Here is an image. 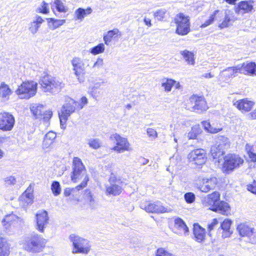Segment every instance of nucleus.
Masks as SVG:
<instances>
[{
  "instance_id": "f3484780",
  "label": "nucleus",
  "mask_w": 256,
  "mask_h": 256,
  "mask_svg": "<svg viewBox=\"0 0 256 256\" xmlns=\"http://www.w3.org/2000/svg\"><path fill=\"white\" fill-rule=\"evenodd\" d=\"M240 73L239 64L234 66L227 68L222 71L220 74V78L226 80L232 77L236 76L237 73Z\"/></svg>"
},
{
  "instance_id": "bf43d9fd",
  "label": "nucleus",
  "mask_w": 256,
  "mask_h": 256,
  "mask_svg": "<svg viewBox=\"0 0 256 256\" xmlns=\"http://www.w3.org/2000/svg\"><path fill=\"white\" fill-rule=\"evenodd\" d=\"M247 190L254 194H256V182L247 185Z\"/></svg>"
},
{
  "instance_id": "69168bd1",
  "label": "nucleus",
  "mask_w": 256,
  "mask_h": 256,
  "mask_svg": "<svg viewBox=\"0 0 256 256\" xmlns=\"http://www.w3.org/2000/svg\"><path fill=\"white\" fill-rule=\"evenodd\" d=\"M201 123L205 130L207 132L210 126V122L208 121H203Z\"/></svg>"
},
{
  "instance_id": "a19ab883",
  "label": "nucleus",
  "mask_w": 256,
  "mask_h": 256,
  "mask_svg": "<svg viewBox=\"0 0 256 256\" xmlns=\"http://www.w3.org/2000/svg\"><path fill=\"white\" fill-rule=\"evenodd\" d=\"M167 14L168 12L165 8H160L154 12V16L156 20L163 21L166 19Z\"/></svg>"
},
{
  "instance_id": "13d9d810",
  "label": "nucleus",
  "mask_w": 256,
  "mask_h": 256,
  "mask_svg": "<svg viewBox=\"0 0 256 256\" xmlns=\"http://www.w3.org/2000/svg\"><path fill=\"white\" fill-rule=\"evenodd\" d=\"M146 132L149 137L155 139L158 137V133L156 130L152 128H148Z\"/></svg>"
},
{
  "instance_id": "e433bc0d",
  "label": "nucleus",
  "mask_w": 256,
  "mask_h": 256,
  "mask_svg": "<svg viewBox=\"0 0 256 256\" xmlns=\"http://www.w3.org/2000/svg\"><path fill=\"white\" fill-rule=\"evenodd\" d=\"M18 219V217L14 214L6 215L2 220V223L6 229L10 226L13 221H16Z\"/></svg>"
},
{
  "instance_id": "423d86ee",
  "label": "nucleus",
  "mask_w": 256,
  "mask_h": 256,
  "mask_svg": "<svg viewBox=\"0 0 256 256\" xmlns=\"http://www.w3.org/2000/svg\"><path fill=\"white\" fill-rule=\"evenodd\" d=\"M174 22L176 25V32L178 35L186 36L190 32V22L188 16L183 13L177 14L174 18Z\"/></svg>"
},
{
  "instance_id": "f704fd0d",
  "label": "nucleus",
  "mask_w": 256,
  "mask_h": 256,
  "mask_svg": "<svg viewBox=\"0 0 256 256\" xmlns=\"http://www.w3.org/2000/svg\"><path fill=\"white\" fill-rule=\"evenodd\" d=\"M216 144L226 150L230 146V142L228 138L224 136H218L216 138Z\"/></svg>"
},
{
  "instance_id": "6ab92c4d",
  "label": "nucleus",
  "mask_w": 256,
  "mask_h": 256,
  "mask_svg": "<svg viewBox=\"0 0 256 256\" xmlns=\"http://www.w3.org/2000/svg\"><path fill=\"white\" fill-rule=\"evenodd\" d=\"M190 102L192 104V108L195 110H206L207 106L206 102L202 96H193L190 98Z\"/></svg>"
},
{
  "instance_id": "a18cd8bd",
  "label": "nucleus",
  "mask_w": 256,
  "mask_h": 256,
  "mask_svg": "<svg viewBox=\"0 0 256 256\" xmlns=\"http://www.w3.org/2000/svg\"><path fill=\"white\" fill-rule=\"evenodd\" d=\"M104 50V44L100 43L97 46L90 49V52L94 55L98 54L103 52Z\"/></svg>"
},
{
  "instance_id": "3c124183",
  "label": "nucleus",
  "mask_w": 256,
  "mask_h": 256,
  "mask_svg": "<svg viewBox=\"0 0 256 256\" xmlns=\"http://www.w3.org/2000/svg\"><path fill=\"white\" fill-rule=\"evenodd\" d=\"M155 256H174L164 248H158L155 252Z\"/></svg>"
},
{
  "instance_id": "cd10ccee",
  "label": "nucleus",
  "mask_w": 256,
  "mask_h": 256,
  "mask_svg": "<svg viewBox=\"0 0 256 256\" xmlns=\"http://www.w3.org/2000/svg\"><path fill=\"white\" fill-rule=\"evenodd\" d=\"M225 148L215 144L211 148L210 154L213 158H218V162H220V160H222V158H224V155L225 154Z\"/></svg>"
},
{
  "instance_id": "9b49d317",
  "label": "nucleus",
  "mask_w": 256,
  "mask_h": 256,
  "mask_svg": "<svg viewBox=\"0 0 256 256\" xmlns=\"http://www.w3.org/2000/svg\"><path fill=\"white\" fill-rule=\"evenodd\" d=\"M14 122V118L10 113H0V130L4 131L10 130L13 128Z\"/></svg>"
},
{
  "instance_id": "c85d7f7f",
  "label": "nucleus",
  "mask_w": 256,
  "mask_h": 256,
  "mask_svg": "<svg viewBox=\"0 0 256 256\" xmlns=\"http://www.w3.org/2000/svg\"><path fill=\"white\" fill-rule=\"evenodd\" d=\"M254 102L247 99H242L236 102V107L242 112H249L253 107Z\"/></svg>"
},
{
  "instance_id": "2eb2a0df",
  "label": "nucleus",
  "mask_w": 256,
  "mask_h": 256,
  "mask_svg": "<svg viewBox=\"0 0 256 256\" xmlns=\"http://www.w3.org/2000/svg\"><path fill=\"white\" fill-rule=\"evenodd\" d=\"M49 218L46 210L38 212L36 214L37 229L40 232H44V228L48 224Z\"/></svg>"
},
{
  "instance_id": "7c9ffc66",
  "label": "nucleus",
  "mask_w": 256,
  "mask_h": 256,
  "mask_svg": "<svg viewBox=\"0 0 256 256\" xmlns=\"http://www.w3.org/2000/svg\"><path fill=\"white\" fill-rule=\"evenodd\" d=\"M92 12L91 8L88 7L86 9L79 8L76 9L74 12L76 20H78L82 21L85 16L90 14Z\"/></svg>"
},
{
  "instance_id": "e2e57ef3",
  "label": "nucleus",
  "mask_w": 256,
  "mask_h": 256,
  "mask_svg": "<svg viewBox=\"0 0 256 256\" xmlns=\"http://www.w3.org/2000/svg\"><path fill=\"white\" fill-rule=\"evenodd\" d=\"M222 130V128H216L213 127L211 124L210 128L207 130L208 132L212 134H216Z\"/></svg>"
},
{
  "instance_id": "6e6552de",
  "label": "nucleus",
  "mask_w": 256,
  "mask_h": 256,
  "mask_svg": "<svg viewBox=\"0 0 256 256\" xmlns=\"http://www.w3.org/2000/svg\"><path fill=\"white\" fill-rule=\"evenodd\" d=\"M188 158L192 166H202L206 160V150L202 148L194 149L188 154Z\"/></svg>"
},
{
  "instance_id": "de8ad7c7",
  "label": "nucleus",
  "mask_w": 256,
  "mask_h": 256,
  "mask_svg": "<svg viewBox=\"0 0 256 256\" xmlns=\"http://www.w3.org/2000/svg\"><path fill=\"white\" fill-rule=\"evenodd\" d=\"M245 149L249 157L254 162H256V154L252 152L253 146L249 144H246L245 146Z\"/></svg>"
},
{
  "instance_id": "bb28decb",
  "label": "nucleus",
  "mask_w": 256,
  "mask_h": 256,
  "mask_svg": "<svg viewBox=\"0 0 256 256\" xmlns=\"http://www.w3.org/2000/svg\"><path fill=\"white\" fill-rule=\"evenodd\" d=\"M240 235L242 237L251 236L254 234V228L250 227L245 224H240L236 228Z\"/></svg>"
},
{
  "instance_id": "ea45409f",
  "label": "nucleus",
  "mask_w": 256,
  "mask_h": 256,
  "mask_svg": "<svg viewBox=\"0 0 256 256\" xmlns=\"http://www.w3.org/2000/svg\"><path fill=\"white\" fill-rule=\"evenodd\" d=\"M8 250L6 240L0 237V256H8Z\"/></svg>"
},
{
  "instance_id": "aec40b11",
  "label": "nucleus",
  "mask_w": 256,
  "mask_h": 256,
  "mask_svg": "<svg viewBox=\"0 0 256 256\" xmlns=\"http://www.w3.org/2000/svg\"><path fill=\"white\" fill-rule=\"evenodd\" d=\"M239 65L240 74L250 76L256 75V64L254 62H246Z\"/></svg>"
},
{
  "instance_id": "a211bd4d",
  "label": "nucleus",
  "mask_w": 256,
  "mask_h": 256,
  "mask_svg": "<svg viewBox=\"0 0 256 256\" xmlns=\"http://www.w3.org/2000/svg\"><path fill=\"white\" fill-rule=\"evenodd\" d=\"M209 209L226 216L230 214L231 208L230 204L223 200H220L216 206L210 208Z\"/></svg>"
},
{
  "instance_id": "5701e85b",
  "label": "nucleus",
  "mask_w": 256,
  "mask_h": 256,
  "mask_svg": "<svg viewBox=\"0 0 256 256\" xmlns=\"http://www.w3.org/2000/svg\"><path fill=\"white\" fill-rule=\"evenodd\" d=\"M236 18L233 12L230 10H226L224 12V18L222 23L220 24L219 27L224 28L228 27L234 22Z\"/></svg>"
},
{
  "instance_id": "8fccbe9b",
  "label": "nucleus",
  "mask_w": 256,
  "mask_h": 256,
  "mask_svg": "<svg viewBox=\"0 0 256 256\" xmlns=\"http://www.w3.org/2000/svg\"><path fill=\"white\" fill-rule=\"evenodd\" d=\"M88 144L90 147L96 150L100 147L102 142L98 138H90L88 140Z\"/></svg>"
},
{
  "instance_id": "09e8293b",
  "label": "nucleus",
  "mask_w": 256,
  "mask_h": 256,
  "mask_svg": "<svg viewBox=\"0 0 256 256\" xmlns=\"http://www.w3.org/2000/svg\"><path fill=\"white\" fill-rule=\"evenodd\" d=\"M176 82L172 79H166L165 82H163L162 86L164 88L165 91L168 92L172 90V88Z\"/></svg>"
},
{
  "instance_id": "c03bdc74",
  "label": "nucleus",
  "mask_w": 256,
  "mask_h": 256,
  "mask_svg": "<svg viewBox=\"0 0 256 256\" xmlns=\"http://www.w3.org/2000/svg\"><path fill=\"white\" fill-rule=\"evenodd\" d=\"M51 190L54 196H58L61 192L60 184L58 181H54L51 184Z\"/></svg>"
},
{
  "instance_id": "c756f323",
  "label": "nucleus",
  "mask_w": 256,
  "mask_h": 256,
  "mask_svg": "<svg viewBox=\"0 0 256 256\" xmlns=\"http://www.w3.org/2000/svg\"><path fill=\"white\" fill-rule=\"evenodd\" d=\"M122 188L119 184H112L106 186V193L107 194L116 196L120 194L122 192Z\"/></svg>"
},
{
  "instance_id": "f8f14e48",
  "label": "nucleus",
  "mask_w": 256,
  "mask_h": 256,
  "mask_svg": "<svg viewBox=\"0 0 256 256\" xmlns=\"http://www.w3.org/2000/svg\"><path fill=\"white\" fill-rule=\"evenodd\" d=\"M72 64L74 67L73 70L74 71V74L78 82L80 83L84 82L85 70L82 61L80 58H74L72 60Z\"/></svg>"
},
{
  "instance_id": "6e6d98bb",
  "label": "nucleus",
  "mask_w": 256,
  "mask_h": 256,
  "mask_svg": "<svg viewBox=\"0 0 256 256\" xmlns=\"http://www.w3.org/2000/svg\"><path fill=\"white\" fill-rule=\"evenodd\" d=\"M36 12L43 14H48L49 12L48 4L44 1H43L40 6L37 8Z\"/></svg>"
},
{
  "instance_id": "680f3d73",
  "label": "nucleus",
  "mask_w": 256,
  "mask_h": 256,
  "mask_svg": "<svg viewBox=\"0 0 256 256\" xmlns=\"http://www.w3.org/2000/svg\"><path fill=\"white\" fill-rule=\"evenodd\" d=\"M5 182L8 185H14L16 182V178L13 176H10L6 178Z\"/></svg>"
},
{
  "instance_id": "37998d69",
  "label": "nucleus",
  "mask_w": 256,
  "mask_h": 256,
  "mask_svg": "<svg viewBox=\"0 0 256 256\" xmlns=\"http://www.w3.org/2000/svg\"><path fill=\"white\" fill-rule=\"evenodd\" d=\"M180 54L184 56L188 64H194V55L191 52L184 50L181 51Z\"/></svg>"
},
{
  "instance_id": "7ed1b4c3",
  "label": "nucleus",
  "mask_w": 256,
  "mask_h": 256,
  "mask_svg": "<svg viewBox=\"0 0 256 256\" xmlns=\"http://www.w3.org/2000/svg\"><path fill=\"white\" fill-rule=\"evenodd\" d=\"M46 240L38 234H33L26 241L25 249L32 252H40L45 247Z\"/></svg>"
},
{
  "instance_id": "79ce46f5",
  "label": "nucleus",
  "mask_w": 256,
  "mask_h": 256,
  "mask_svg": "<svg viewBox=\"0 0 256 256\" xmlns=\"http://www.w3.org/2000/svg\"><path fill=\"white\" fill-rule=\"evenodd\" d=\"M48 23L52 24L53 30L56 29V28L60 27V26L64 24L65 22V20H56L54 18H46Z\"/></svg>"
},
{
  "instance_id": "dca6fc26",
  "label": "nucleus",
  "mask_w": 256,
  "mask_h": 256,
  "mask_svg": "<svg viewBox=\"0 0 256 256\" xmlns=\"http://www.w3.org/2000/svg\"><path fill=\"white\" fill-rule=\"evenodd\" d=\"M254 0H242L238 2L237 7L235 8V12L238 14H243L248 13L254 9Z\"/></svg>"
},
{
  "instance_id": "0eeeda50",
  "label": "nucleus",
  "mask_w": 256,
  "mask_h": 256,
  "mask_svg": "<svg viewBox=\"0 0 256 256\" xmlns=\"http://www.w3.org/2000/svg\"><path fill=\"white\" fill-rule=\"evenodd\" d=\"M30 110L36 119H42L46 122L49 121L52 115V112L46 110L42 104H33L30 106Z\"/></svg>"
},
{
  "instance_id": "4c0bfd02",
  "label": "nucleus",
  "mask_w": 256,
  "mask_h": 256,
  "mask_svg": "<svg viewBox=\"0 0 256 256\" xmlns=\"http://www.w3.org/2000/svg\"><path fill=\"white\" fill-rule=\"evenodd\" d=\"M11 94L12 91L8 86L4 82H2L0 84V96L3 98H8Z\"/></svg>"
},
{
  "instance_id": "473e14b6",
  "label": "nucleus",
  "mask_w": 256,
  "mask_h": 256,
  "mask_svg": "<svg viewBox=\"0 0 256 256\" xmlns=\"http://www.w3.org/2000/svg\"><path fill=\"white\" fill-rule=\"evenodd\" d=\"M118 33H120V31L118 28H114L108 31L106 34L104 36L105 44L108 45L112 38H116L118 36Z\"/></svg>"
},
{
  "instance_id": "4d7b16f0",
  "label": "nucleus",
  "mask_w": 256,
  "mask_h": 256,
  "mask_svg": "<svg viewBox=\"0 0 256 256\" xmlns=\"http://www.w3.org/2000/svg\"><path fill=\"white\" fill-rule=\"evenodd\" d=\"M184 198L188 204H191L195 200V195L191 192H186L184 195Z\"/></svg>"
},
{
  "instance_id": "a878e982",
  "label": "nucleus",
  "mask_w": 256,
  "mask_h": 256,
  "mask_svg": "<svg viewBox=\"0 0 256 256\" xmlns=\"http://www.w3.org/2000/svg\"><path fill=\"white\" fill-rule=\"evenodd\" d=\"M84 197L89 208L91 209H96L98 207V203L94 195L89 189L84 190Z\"/></svg>"
},
{
  "instance_id": "9d476101",
  "label": "nucleus",
  "mask_w": 256,
  "mask_h": 256,
  "mask_svg": "<svg viewBox=\"0 0 256 256\" xmlns=\"http://www.w3.org/2000/svg\"><path fill=\"white\" fill-rule=\"evenodd\" d=\"M224 167L226 170H233L238 168L244 162V160L238 155L229 154L224 158Z\"/></svg>"
},
{
  "instance_id": "603ef678",
  "label": "nucleus",
  "mask_w": 256,
  "mask_h": 256,
  "mask_svg": "<svg viewBox=\"0 0 256 256\" xmlns=\"http://www.w3.org/2000/svg\"><path fill=\"white\" fill-rule=\"evenodd\" d=\"M54 2L58 12H65L67 11V8H66L61 0H54Z\"/></svg>"
},
{
  "instance_id": "49530a36",
  "label": "nucleus",
  "mask_w": 256,
  "mask_h": 256,
  "mask_svg": "<svg viewBox=\"0 0 256 256\" xmlns=\"http://www.w3.org/2000/svg\"><path fill=\"white\" fill-rule=\"evenodd\" d=\"M88 180V176H86L82 182L79 185L74 188H70L72 190V194H74L76 191H78L86 187Z\"/></svg>"
},
{
  "instance_id": "c9c22d12",
  "label": "nucleus",
  "mask_w": 256,
  "mask_h": 256,
  "mask_svg": "<svg viewBox=\"0 0 256 256\" xmlns=\"http://www.w3.org/2000/svg\"><path fill=\"white\" fill-rule=\"evenodd\" d=\"M56 136V134L53 132H48L44 136L43 140V146L46 147H48L52 144Z\"/></svg>"
},
{
  "instance_id": "864d4df0",
  "label": "nucleus",
  "mask_w": 256,
  "mask_h": 256,
  "mask_svg": "<svg viewBox=\"0 0 256 256\" xmlns=\"http://www.w3.org/2000/svg\"><path fill=\"white\" fill-rule=\"evenodd\" d=\"M220 12L219 10H216L214 12V14L210 16V18L206 20L204 24L201 26V28H204L210 25L214 22L216 15Z\"/></svg>"
},
{
  "instance_id": "393cba45",
  "label": "nucleus",
  "mask_w": 256,
  "mask_h": 256,
  "mask_svg": "<svg viewBox=\"0 0 256 256\" xmlns=\"http://www.w3.org/2000/svg\"><path fill=\"white\" fill-rule=\"evenodd\" d=\"M220 193L218 192H214L204 198V202L210 206V208H212L216 206L220 201Z\"/></svg>"
},
{
  "instance_id": "2f4dec72",
  "label": "nucleus",
  "mask_w": 256,
  "mask_h": 256,
  "mask_svg": "<svg viewBox=\"0 0 256 256\" xmlns=\"http://www.w3.org/2000/svg\"><path fill=\"white\" fill-rule=\"evenodd\" d=\"M174 228L182 231L185 235L188 234V228L184 221L180 218H178L174 220Z\"/></svg>"
},
{
  "instance_id": "4468645a",
  "label": "nucleus",
  "mask_w": 256,
  "mask_h": 256,
  "mask_svg": "<svg viewBox=\"0 0 256 256\" xmlns=\"http://www.w3.org/2000/svg\"><path fill=\"white\" fill-rule=\"evenodd\" d=\"M202 184L200 186L199 189L204 192H208L212 190H214L218 184V179L215 176L202 179Z\"/></svg>"
},
{
  "instance_id": "412c9836",
  "label": "nucleus",
  "mask_w": 256,
  "mask_h": 256,
  "mask_svg": "<svg viewBox=\"0 0 256 256\" xmlns=\"http://www.w3.org/2000/svg\"><path fill=\"white\" fill-rule=\"evenodd\" d=\"M144 209L146 212L150 213H163L166 211V209L160 202L150 203L145 206Z\"/></svg>"
},
{
  "instance_id": "f257e3e1",
  "label": "nucleus",
  "mask_w": 256,
  "mask_h": 256,
  "mask_svg": "<svg viewBox=\"0 0 256 256\" xmlns=\"http://www.w3.org/2000/svg\"><path fill=\"white\" fill-rule=\"evenodd\" d=\"M39 84L44 92L54 94L58 93L64 86L62 82L48 74L40 78Z\"/></svg>"
},
{
  "instance_id": "0e129e2a",
  "label": "nucleus",
  "mask_w": 256,
  "mask_h": 256,
  "mask_svg": "<svg viewBox=\"0 0 256 256\" xmlns=\"http://www.w3.org/2000/svg\"><path fill=\"white\" fill-rule=\"evenodd\" d=\"M103 65V60L102 58H98L97 59L96 61L94 63L93 65V68L97 67L98 68H100L102 67Z\"/></svg>"
},
{
  "instance_id": "20e7f679",
  "label": "nucleus",
  "mask_w": 256,
  "mask_h": 256,
  "mask_svg": "<svg viewBox=\"0 0 256 256\" xmlns=\"http://www.w3.org/2000/svg\"><path fill=\"white\" fill-rule=\"evenodd\" d=\"M69 238L72 242L74 248L72 252L73 254L81 253L87 254L89 252L90 245L88 240L82 238L74 234H71Z\"/></svg>"
},
{
  "instance_id": "b1692460",
  "label": "nucleus",
  "mask_w": 256,
  "mask_h": 256,
  "mask_svg": "<svg viewBox=\"0 0 256 256\" xmlns=\"http://www.w3.org/2000/svg\"><path fill=\"white\" fill-rule=\"evenodd\" d=\"M232 221L230 219L226 218L221 224L218 230H222V237L226 238L230 237L232 233V231L230 230Z\"/></svg>"
},
{
  "instance_id": "052dcab7",
  "label": "nucleus",
  "mask_w": 256,
  "mask_h": 256,
  "mask_svg": "<svg viewBox=\"0 0 256 256\" xmlns=\"http://www.w3.org/2000/svg\"><path fill=\"white\" fill-rule=\"evenodd\" d=\"M108 181L110 184H120V180H118L115 174L112 173L110 176Z\"/></svg>"
},
{
  "instance_id": "774afa93",
  "label": "nucleus",
  "mask_w": 256,
  "mask_h": 256,
  "mask_svg": "<svg viewBox=\"0 0 256 256\" xmlns=\"http://www.w3.org/2000/svg\"><path fill=\"white\" fill-rule=\"evenodd\" d=\"M78 102L80 103V104L82 106V108H83L84 105L87 104L88 99L86 96H82L81 98L80 102Z\"/></svg>"
},
{
  "instance_id": "58836bf2",
  "label": "nucleus",
  "mask_w": 256,
  "mask_h": 256,
  "mask_svg": "<svg viewBox=\"0 0 256 256\" xmlns=\"http://www.w3.org/2000/svg\"><path fill=\"white\" fill-rule=\"evenodd\" d=\"M202 132V129L198 124L194 126L188 134V138L189 139H196L197 136Z\"/></svg>"
},
{
  "instance_id": "4be33fe9",
  "label": "nucleus",
  "mask_w": 256,
  "mask_h": 256,
  "mask_svg": "<svg viewBox=\"0 0 256 256\" xmlns=\"http://www.w3.org/2000/svg\"><path fill=\"white\" fill-rule=\"evenodd\" d=\"M194 240L198 242H204L206 237V230L198 224H194L193 228Z\"/></svg>"
},
{
  "instance_id": "72a5a7b5",
  "label": "nucleus",
  "mask_w": 256,
  "mask_h": 256,
  "mask_svg": "<svg viewBox=\"0 0 256 256\" xmlns=\"http://www.w3.org/2000/svg\"><path fill=\"white\" fill-rule=\"evenodd\" d=\"M44 20L40 16H36V20L30 23L29 27V30L32 34H35L40 26Z\"/></svg>"
},
{
  "instance_id": "39448f33",
  "label": "nucleus",
  "mask_w": 256,
  "mask_h": 256,
  "mask_svg": "<svg viewBox=\"0 0 256 256\" xmlns=\"http://www.w3.org/2000/svg\"><path fill=\"white\" fill-rule=\"evenodd\" d=\"M37 85V83L34 81L24 82L16 92L20 98L28 99L36 94Z\"/></svg>"
},
{
  "instance_id": "1a4fd4ad",
  "label": "nucleus",
  "mask_w": 256,
  "mask_h": 256,
  "mask_svg": "<svg viewBox=\"0 0 256 256\" xmlns=\"http://www.w3.org/2000/svg\"><path fill=\"white\" fill-rule=\"evenodd\" d=\"M86 170L81 160L75 157L73 160L72 172L71 178L72 182H76L80 180L83 176H88L86 174Z\"/></svg>"
},
{
  "instance_id": "5fc2aeb1",
  "label": "nucleus",
  "mask_w": 256,
  "mask_h": 256,
  "mask_svg": "<svg viewBox=\"0 0 256 256\" xmlns=\"http://www.w3.org/2000/svg\"><path fill=\"white\" fill-rule=\"evenodd\" d=\"M218 219L214 218L212 220V222L208 225V235L209 236H212V231L214 230V228L218 225Z\"/></svg>"
},
{
  "instance_id": "f03ea898",
  "label": "nucleus",
  "mask_w": 256,
  "mask_h": 256,
  "mask_svg": "<svg viewBox=\"0 0 256 256\" xmlns=\"http://www.w3.org/2000/svg\"><path fill=\"white\" fill-rule=\"evenodd\" d=\"M82 108V106L73 99H70L68 102L64 104L61 109V112L58 114L61 128H66V124L68 118L74 113L76 110Z\"/></svg>"
},
{
  "instance_id": "ddd939ff",
  "label": "nucleus",
  "mask_w": 256,
  "mask_h": 256,
  "mask_svg": "<svg viewBox=\"0 0 256 256\" xmlns=\"http://www.w3.org/2000/svg\"><path fill=\"white\" fill-rule=\"evenodd\" d=\"M110 138L116 142V146L114 147V150L118 152H122L128 150L129 143L126 138H122L119 134H115L110 136Z\"/></svg>"
},
{
  "instance_id": "338daca9",
  "label": "nucleus",
  "mask_w": 256,
  "mask_h": 256,
  "mask_svg": "<svg viewBox=\"0 0 256 256\" xmlns=\"http://www.w3.org/2000/svg\"><path fill=\"white\" fill-rule=\"evenodd\" d=\"M138 162L142 165H145L148 163V160L143 157H140L138 159Z\"/></svg>"
}]
</instances>
